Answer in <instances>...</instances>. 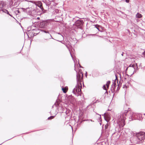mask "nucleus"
<instances>
[{
	"mask_svg": "<svg viewBox=\"0 0 145 145\" xmlns=\"http://www.w3.org/2000/svg\"><path fill=\"white\" fill-rule=\"evenodd\" d=\"M25 1H29V2H32V3H33V1H29V0H25Z\"/></svg>",
	"mask_w": 145,
	"mask_h": 145,
	"instance_id": "f3484780",
	"label": "nucleus"
},
{
	"mask_svg": "<svg viewBox=\"0 0 145 145\" xmlns=\"http://www.w3.org/2000/svg\"><path fill=\"white\" fill-rule=\"evenodd\" d=\"M95 27L97 28V29L99 30V25H95Z\"/></svg>",
	"mask_w": 145,
	"mask_h": 145,
	"instance_id": "2eb2a0df",
	"label": "nucleus"
},
{
	"mask_svg": "<svg viewBox=\"0 0 145 145\" xmlns=\"http://www.w3.org/2000/svg\"><path fill=\"white\" fill-rule=\"evenodd\" d=\"M44 32L45 33H48V32H46V31H44Z\"/></svg>",
	"mask_w": 145,
	"mask_h": 145,
	"instance_id": "aec40b11",
	"label": "nucleus"
},
{
	"mask_svg": "<svg viewBox=\"0 0 145 145\" xmlns=\"http://www.w3.org/2000/svg\"><path fill=\"white\" fill-rule=\"evenodd\" d=\"M54 118V116H50V117H49L48 118V120H50V119H53V118Z\"/></svg>",
	"mask_w": 145,
	"mask_h": 145,
	"instance_id": "dca6fc26",
	"label": "nucleus"
},
{
	"mask_svg": "<svg viewBox=\"0 0 145 145\" xmlns=\"http://www.w3.org/2000/svg\"><path fill=\"white\" fill-rule=\"evenodd\" d=\"M37 19L39 20V19H40V18H39V17H38V18H37Z\"/></svg>",
	"mask_w": 145,
	"mask_h": 145,
	"instance_id": "412c9836",
	"label": "nucleus"
},
{
	"mask_svg": "<svg viewBox=\"0 0 145 145\" xmlns=\"http://www.w3.org/2000/svg\"><path fill=\"white\" fill-rule=\"evenodd\" d=\"M137 66L135 65L131 64L127 69V72L130 75H132L136 72Z\"/></svg>",
	"mask_w": 145,
	"mask_h": 145,
	"instance_id": "7ed1b4c3",
	"label": "nucleus"
},
{
	"mask_svg": "<svg viewBox=\"0 0 145 145\" xmlns=\"http://www.w3.org/2000/svg\"><path fill=\"white\" fill-rule=\"evenodd\" d=\"M35 3L36 5L39 7L42 10L43 9L42 3L40 1L36 2Z\"/></svg>",
	"mask_w": 145,
	"mask_h": 145,
	"instance_id": "423d86ee",
	"label": "nucleus"
},
{
	"mask_svg": "<svg viewBox=\"0 0 145 145\" xmlns=\"http://www.w3.org/2000/svg\"><path fill=\"white\" fill-rule=\"evenodd\" d=\"M137 142H139L145 138V133L144 132H140L136 135Z\"/></svg>",
	"mask_w": 145,
	"mask_h": 145,
	"instance_id": "20e7f679",
	"label": "nucleus"
},
{
	"mask_svg": "<svg viewBox=\"0 0 145 145\" xmlns=\"http://www.w3.org/2000/svg\"><path fill=\"white\" fill-rule=\"evenodd\" d=\"M103 89H105L106 90H107V88H106V85H104L103 86Z\"/></svg>",
	"mask_w": 145,
	"mask_h": 145,
	"instance_id": "4468645a",
	"label": "nucleus"
},
{
	"mask_svg": "<svg viewBox=\"0 0 145 145\" xmlns=\"http://www.w3.org/2000/svg\"><path fill=\"white\" fill-rule=\"evenodd\" d=\"M143 54L144 55H145V51L143 53Z\"/></svg>",
	"mask_w": 145,
	"mask_h": 145,
	"instance_id": "6ab92c4d",
	"label": "nucleus"
},
{
	"mask_svg": "<svg viewBox=\"0 0 145 145\" xmlns=\"http://www.w3.org/2000/svg\"><path fill=\"white\" fill-rule=\"evenodd\" d=\"M118 82V80L117 79V78H116V79H115V81H114L113 82V84L112 85V88L114 89L115 88V85H116V83H115V82Z\"/></svg>",
	"mask_w": 145,
	"mask_h": 145,
	"instance_id": "6e6552de",
	"label": "nucleus"
},
{
	"mask_svg": "<svg viewBox=\"0 0 145 145\" xmlns=\"http://www.w3.org/2000/svg\"><path fill=\"white\" fill-rule=\"evenodd\" d=\"M46 22H40L39 24V26L41 28H44L46 26Z\"/></svg>",
	"mask_w": 145,
	"mask_h": 145,
	"instance_id": "0eeeda50",
	"label": "nucleus"
},
{
	"mask_svg": "<svg viewBox=\"0 0 145 145\" xmlns=\"http://www.w3.org/2000/svg\"><path fill=\"white\" fill-rule=\"evenodd\" d=\"M104 117L105 120L107 122H108L110 119V116L108 114H105L104 115Z\"/></svg>",
	"mask_w": 145,
	"mask_h": 145,
	"instance_id": "39448f33",
	"label": "nucleus"
},
{
	"mask_svg": "<svg viewBox=\"0 0 145 145\" xmlns=\"http://www.w3.org/2000/svg\"><path fill=\"white\" fill-rule=\"evenodd\" d=\"M1 7H0V10H1Z\"/></svg>",
	"mask_w": 145,
	"mask_h": 145,
	"instance_id": "4be33fe9",
	"label": "nucleus"
},
{
	"mask_svg": "<svg viewBox=\"0 0 145 145\" xmlns=\"http://www.w3.org/2000/svg\"><path fill=\"white\" fill-rule=\"evenodd\" d=\"M3 12H5V13H7L8 14H9V15H10V16H11V15H10V14L9 13H8V11L7 10H5V9H4V10H3Z\"/></svg>",
	"mask_w": 145,
	"mask_h": 145,
	"instance_id": "ddd939ff",
	"label": "nucleus"
},
{
	"mask_svg": "<svg viewBox=\"0 0 145 145\" xmlns=\"http://www.w3.org/2000/svg\"><path fill=\"white\" fill-rule=\"evenodd\" d=\"M121 13H123L121 11Z\"/></svg>",
	"mask_w": 145,
	"mask_h": 145,
	"instance_id": "b1692460",
	"label": "nucleus"
},
{
	"mask_svg": "<svg viewBox=\"0 0 145 145\" xmlns=\"http://www.w3.org/2000/svg\"><path fill=\"white\" fill-rule=\"evenodd\" d=\"M131 114L132 115V117H135V116L137 115L136 114V113H134L133 112H132L131 113Z\"/></svg>",
	"mask_w": 145,
	"mask_h": 145,
	"instance_id": "f8f14e48",
	"label": "nucleus"
},
{
	"mask_svg": "<svg viewBox=\"0 0 145 145\" xmlns=\"http://www.w3.org/2000/svg\"><path fill=\"white\" fill-rule=\"evenodd\" d=\"M129 0H125V1L127 3H129Z\"/></svg>",
	"mask_w": 145,
	"mask_h": 145,
	"instance_id": "a211bd4d",
	"label": "nucleus"
},
{
	"mask_svg": "<svg viewBox=\"0 0 145 145\" xmlns=\"http://www.w3.org/2000/svg\"><path fill=\"white\" fill-rule=\"evenodd\" d=\"M110 83V81H109L107 82L106 86L107 89H108L109 88V85Z\"/></svg>",
	"mask_w": 145,
	"mask_h": 145,
	"instance_id": "9d476101",
	"label": "nucleus"
},
{
	"mask_svg": "<svg viewBox=\"0 0 145 145\" xmlns=\"http://www.w3.org/2000/svg\"><path fill=\"white\" fill-rule=\"evenodd\" d=\"M71 56L72 57V55L71 54Z\"/></svg>",
	"mask_w": 145,
	"mask_h": 145,
	"instance_id": "393cba45",
	"label": "nucleus"
},
{
	"mask_svg": "<svg viewBox=\"0 0 145 145\" xmlns=\"http://www.w3.org/2000/svg\"><path fill=\"white\" fill-rule=\"evenodd\" d=\"M83 74L82 72H79L77 74V84L74 89L73 92L74 94L77 96L80 94L81 88L82 87L81 81L83 78Z\"/></svg>",
	"mask_w": 145,
	"mask_h": 145,
	"instance_id": "f257e3e1",
	"label": "nucleus"
},
{
	"mask_svg": "<svg viewBox=\"0 0 145 145\" xmlns=\"http://www.w3.org/2000/svg\"><path fill=\"white\" fill-rule=\"evenodd\" d=\"M121 55H122V56H123V54H121Z\"/></svg>",
	"mask_w": 145,
	"mask_h": 145,
	"instance_id": "5701e85b",
	"label": "nucleus"
},
{
	"mask_svg": "<svg viewBox=\"0 0 145 145\" xmlns=\"http://www.w3.org/2000/svg\"><path fill=\"white\" fill-rule=\"evenodd\" d=\"M126 116V114L124 113L118 117V123L120 127H123L124 125Z\"/></svg>",
	"mask_w": 145,
	"mask_h": 145,
	"instance_id": "f03ea898",
	"label": "nucleus"
},
{
	"mask_svg": "<svg viewBox=\"0 0 145 145\" xmlns=\"http://www.w3.org/2000/svg\"><path fill=\"white\" fill-rule=\"evenodd\" d=\"M62 89L63 90V92L65 93L67 92V89L65 88H62Z\"/></svg>",
	"mask_w": 145,
	"mask_h": 145,
	"instance_id": "9b49d317",
	"label": "nucleus"
},
{
	"mask_svg": "<svg viewBox=\"0 0 145 145\" xmlns=\"http://www.w3.org/2000/svg\"><path fill=\"white\" fill-rule=\"evenodd\" d=\"M136 16L137 17L140 18L142 17V16L141 15V14H139V13H137V14L136 15Z\"/></svg>",
	"mask_w": 145,
	"mask_h": 145,
	"instance_id": "1a4fd4ad",
	"label": "nucleus"
}]
</instances>
